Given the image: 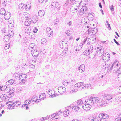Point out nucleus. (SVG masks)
<instances>
[{
  "label": "nucleus",
  "instance_id": "14",
  "mask_svg": "<svg viewBox=\"0 0 121 121\" xmlns=\"http://www.w3.org/2000/svg\"><path fill=\"white\" fill-rule=\"evenodd\" d=\"M93 45H91L90 46L88 47L87 49V50L89 51V53H91V54L94 52V50H95L96 49V48L95 49H94L93 48Z\"/></svg>",
  "mask_w": 121,
  "mask_h": 121
},
{
  "label": "nucleus",
  "instance_id": "23",
  "mask_svg": "<svg viewBox=\"0 0 121 121\" xmlns=\"http://www.w3.org/2000/svg\"><path fill=\"white\" fill-rule=\"evenodd\" d=\"M7 95L5 94H2L0 96V98L2 99V100H5L7 98Z\"/></svg>",
  "mask_w": 121,
  "mask_h": 121
},
{
  "label": "nucleus",
  "instance_id": "45",
  "mask_svg": "<svg viewBox=\"0 0 121 121\" xmlns=\"http://www.w3.org/2000/svg\"><path fill=\"white\" fill-rule=\"evenodd\" d=\"M88 18L87 17H86V18H84V22L83 23L84 24H87L89 22V21H88Z\"/></svg>",
  "mask_w": 121,
  "mask_h": 121
},
{
  "label": "nucleus",
  "instance_id": "27",
  "mask_svg": "<svg viewBox=\"0 0 121 121\" xmlns=\"http://www.w3.org/2000/svg\"><path fill=\"white\" fill-rule=\"evenodd\" d=\"M110 9L112 12V13L113 15L114 16H115V12L114 11V6L113 5H111L110 7Z\"/></svg>",
  "mask_w": 121,
  "mask_h": 121
},
{
  "label": "nucleus",
  "instance_id": "61",
  "mask_svg": "<svg viewBox=\"0 0 121 121\" xmlns=\"http://www.w3.org/2000/svg\"><path fill=\"white\" fill-rule=\"evenodd\" d=\"M77 90L76 89L75 90V89H74V90H72L70 92V94H72L73 92H75L77 91Z\"/></svg>",
  "mask_w": 121,
  "mask_h": 121
},
{
  "label": "nucleus",
  "instance_id": "18",
  "mask_svg": "<svg viewBox=\"0 0 121 121\" xmlns=\"http://www.w3.org/2000/svg\"><path fill=\"white\" fill-rule=\"evenodd\" d=\"M104 98L102 99H100V104L99 103V104H99V105H98V106H100L101 105H102L104 106H105V104H107V103H106V101H104V100H103V99H104Z\"/></svg>",
  "mask_w": 121,
  "mask_h": 121
},
{
  "label": "nucleus",
  "instance_id": "8",
  "mask_svg": "<svg viewBox=\"0 0 121 121\" xmlns=\"http://www.w3.org/2000/svg\"><path fill=\"white\" fill-rule=\"evenodd\" d=\"M72 108L73 110V109L75 111L77 112H78L79 111L80 109L81 108L80 106H78V105H76L73 106V107H72L71 106H70L68 107V109H71V108Z\"/></svg>",
  "mask_w": 121,
  "mask_h": 121
},
{
  "label": "nucleus",
  "instance_id": "36",
  "mask_svg": "<svg viewBox=\"0 0 121 121\" xmlns=\"http://www.w3.org/2000/svg\"><path fill=\"white\" fill-rule=\"evenodd\" d=\"M93 29L92 31V34L93 35H95L96 33L97 32V29H95V28H94Z\"/></svg>",
  "mask_w": 121,
  "mask_h": 121
},
{
  "label": "nucleus",
  "instance_id": "29",
  "mask_svg": "<svg viewBox=\"0 0 121 121\" xmlns=\"http://www.w3.org/2000/svg\"><path fill=\"white\" fill-rule=\"evenodd\" d=\"M87 39V37H84V40L81 43H80L79 45L81 46H82L86 42Z\"/></svg>",
  "mask_w": 121,
  "mask_h": 121
},
{
  "label": "nucleus",
  "instance_id": "19",
  "mask_svg": "<svg viewBox=\"0 0 121 121\" xmlns=\"http://www.w3.org/2000/svg\"><path fill=\"white\" fill-rule=\"evenodd\" d=\"M83 82L77 83L75 85V88H79L83 84Z\"/></svg>",
  "mask_w": 121,
  "mask_h": 121
},
{
  "label": "nucleus",
  "instance_id": "6",
  "mask_svg": "<svg viewBox=\"0 0 121 121\" xmlns=\"http://www.w3.org/2000/svg\"><path fill=\"white\" fill-rule=\"evenodd\" d=\"M66 91V89L65 87L60 86L58 87V91L60 94L64 93Z\"/></svg>",
  "mask_w": 121,
  "mask_h": 121
},
{
  "label": "nucleus",
  "instance_id": "24",
  "mask_svg": "<svg viewBox=\"0 0 121 121\" xmlns=\"http://www.w3.org/2000/svg\"><path fill=\"white\" fill-rule=\"evenodd\" d=\"M46 95L44 93L41 94L39 95V98L41 100H43L46 98Z\"/></svg>",
  "mask_w": 121,
  "mask_h": 121
},
{
  "label": "nucleus",
  "instance_id": "64",
  "mask_svg": "<svg viewBox=\"0 0 121 121\" xmlns=\"http://www.w3.org/2000/svg\"><path fill=\"white\" fill-rule=\"evenodd\" d=\"M97 121H106L105 120H104V119L101 118L100 119H99V120H98Z\"/></svg>",
  "mask_w": 121,
  "mask_h": 121
},
{
  "label": "nucleus",
  "instance_id": "17",
  "mask_svg": "<svg viewBox=\"0 0 121 121\" xmlns=\"http://www.w3.org/2000/svg\"><path fill=\"white\" fill-rule=\"evenodd\" d=\"M14 81L15 80L14 79L10 80L6 82V84L8 85H12L14 83Z\"/></svg>",
  "mask_w": 121,
  "mask_h": 121
},
{
  "label": "nucleus",
  "instance_id": "16",
  "mask_svg": "<svg viewBox=\"0 0 121 121\" xmlns=\"http://www.w3.org/2000/svg\"><path fill=\"white\" fill-rule=\"evenodd\" d=\"M27 77V75L26 74H22L20 75L19 79L22 81L25 79Z\"/></svg>",
  "mask_w": 121,
  "mask_h": 121
},
{
  "label": "nucleus",
  "instance_id": "26",
  "mask_svg": "<svg viewBox=\"0 0 121 121\" xmlns=\"http://www.w3.org/2000/svg\"><path fill=\"white\" fill-rule=\"evenodd\" d=\"M70 110L69 109H66L64 112V115L65 116H68L70 113Z\"/></svg>",
  "mask_w": 121,
  "mask_h": 121
},
{
  "label": "nucleus",
  "instance_id": "53",
  "mask_svg": "<svg viewBox=\"0 0 121 121\" xmlns=\"http://www.w3.org/2000/svg\"><path fill=\"white\" fill-rule=\"evenodd\" d=\"M10 47V46L8 44H6V43L5 46V49H8Z\"/></svg>",
  "mask_w": 121,
  "mask_h": 121
},
{
  "label": "nucleus",
  "instance_id": "47",
  "mask_svg": "<svg viewBox=\"0 0 121 121\" xmlns=\"http://www.w3.org/2000/svg\"><path fill=\"white\" fill-rule=\"evenodd\" d=\"M8 26L9 28H12L13 27L14 25L10 23H9L8 24Z\"/></svg>",
  "mask_w": 121,
  "mask_h": 121
},
{
  "label": "nucleus",
  "instance_id": "28",
  "mask_svg": "<svg viewBox=\"0 0 121 121\" xmlns=\"http://www.w3.org/2000/svg\"><path fill=\"white\" fill-rule=\"evenodd\" d=\"M6 12H5V9L4 8H1L0 9V14L1 15H4Z\"/></svg>",
  "mask_w": 121,
  "mask_h": 121
},
{
  "label": "nucleus",
  "instance_id": "52",
  "mask_svg": "<svg viewBox=\"0 0 121 121\" xmlns=\"http://www.w3.org/2000/svg\"><path fill=\"white\" fill-rule=\"evenodd\" d=\"M23 4L22 3L21 4H19L18 5L19 8V9H20V10H22V6H23Z\"/></svg>",
  "mask_w": 121,
  "mask_h": 121
},
{
  "label": "nucleus",
  "instance_id": "25",
  "mask_svg": "<svg viewBox=\"0 0 121 121\" xmlns=\"http://www.w3.org/2000/svg\"><path fill=\"white\" fill-rule=\"evenodd\" d=\"M83 53L85 56H87L90 55V54L91 55H93V54H91V53H89V51L87 49Z\"/></svg>",
  "mask_w": 121,
  "mask_h": 121
},
{
  "label": "nucleus",
  "instance_id": "5",
  "mask_svg": "<svg viewBox=\"0 0 121 121\" xmlns=\"http://www.w3.org/2000/svg\"><path fill=\"white\" fill-rule=\"evenodd\" d=\"M99 118L101 117L102 118L106 121V119L108 118V116L107 114L105 113H100L99 115Z\"/></svg>",
  "mask_w": 121,
  "mask_h": 121
},
{
  "label": "nucleus",
  "instance_id": "30",
  "mask_svg": "<svg viewBox=\"0 0 121 121\" xmlns=\"http://www.w3.org/2000/svg\"><path fill=\"white\" fill-rule=\"evenodd\" d=\"M21 102L19 101H15V103L14 104H13L14 108H15V106L18 107L20 106L21 105Z\"/></svg>",
  "mask_w": 121,
  "mask_h": 121
},
{
  "label": "nucleus",
  "instance_id": "62",
  "mask_svg": "<svg viewBox=\"0 0 121 121\" xmlns=\"http://www.w3.org/2000/svg\"><path fill=\"white\" fill-rule=\"evenodd\" d=\"M29 67L30 68H35V66L34 65H30L29 66Z\"/></svg>",
  "mask_w": 121,
  "mask_h": 121
},
{
  "label": "nucleus",
  "instance_id": "32",
  "mask_svg": "<svg viewBox=\"0 0 121 121\" xmlns=\"http://www.w3.org/2000/svg\"><path fill=\"white\" fill-rule=\"evenodd\" d=\"M36 47V46L35 45V43H32L30 44L29 45V49H30V48L34 49Z\"/></svg>",
  "mask_w": 121,
  "mask_h": 121
},
{
  "label": "nucleus",
  "instance_id": "54",
  "mask_svg": "<svg viewBox=\"0 0 121 121\" xmlns=\"http://www.w3.org/2000/svg\"><path fill=\"white\" fill-rule=\"evenodd\" d=\"M10 90V88L9 87H7V88H6L5 91H6V92H9V91Z\"/></svg>",
  "mask_w": 121,
  "mask_h": 121
},
{
  "label": "nucleus",
  "instance_id": "48",
  "mask_svg": "<svg viewBox=\"0 0 121 121\" xmlns=\"http://www.w3.org/2000/svg\"><path fill=\"white\" fill-rule=\"evenodd\" d=\"M94 118H92L91 117H89L87 119V121H95V120L94 119Z\"/></svg>",
  "mask_w": 121,
  "mask_h": 121
},
{
  "label": "nucleus",
  "instance_id": "21",
  "mask_svg": "<svg viewBox=\"0 0 121 121\" xmlns=\"http://www.w3.org/2000/svg\"><path fill=\"white\" fill-rule=\"evenodd\" d=\"M77 105L78 106H80L81 108L82 107V105L83 104V103L82 100L79 99L77 101Z\"/></svg>",
  "mask_w": 121,
  "mask_h": 121
},
{
  "label": "nucleus",
  "instance_id": "20",
  "mask_svg": "<svg viewBox=\"0 0 121 121\" xmlns=\"http://www.w3.org/2000/svg\"><path fill=\"white\" fill-rule=\"evenodd\" d=\"M72 5H73L72 4L69 0H66V2L65 4V5L69 7Z\"/></svg>",
  "mask_w": 121,
  "mask_h": 121
},
{
  "label": "nucleus",
  "instance_id": "42",
  "mask_svg": "<svg viewBox=\"0 0 121 121\" xmlns=\"http://www.w3.org/2000/svg\"><path fill=\"white\" fill-rule=\"evenodd\" d=\"M85 86L86 89L87 88H91V84H84V86Z\"/></svg>",
  "mask_w": 121,
  "mask_h": 121
},
{
  "label": "nucleus",
  "instance_id": "40",
  "mask_svg": "<svg viewBox=\"0 0 121 121\" xmlns=\"http://www.w3.org/2000/svg\"><path fill=\"white\" fill-rule=\"evenodd\" d=\"M92 29H93L91 28H89L87 30V33L89 35L90 33L92 34L91 33H92Z\"/></svg>",
  "mask_w": 121,
  "mask_h": 121
},
{
  "label": "nucleus",
  "instance_id": "12",
  "mask_svg": "<svg viewBox=\"0 0 121 121\" xmlns=\"http://www.w3.org/2000/svg\"><path fill=\"white\" fill-rule=\"evenodd\" d=\"M11 36V34H9L5 35L4 37L3 40L4 41L7 42L9 41L10 38V37Z\"/></svg>",
  "mask_w": 121,
  "mask_h": 121
},
{
  "label": "nucleus",
  "instance_id": "60",
  "mask_svg": "<svg viewBox=\"0 0 121 121\" xmlns=\"http://www.w3.org/2000/svg\"><path fill=\"white\" fill-rule=\"evenodd\" d=\"M113 40L117 44V45H120L119 43L116 41L115 39H114Z\"/></svg>",
  "mask_w": 121,
  "mask_h": 121
},
{
  "label": "nucleus",
  "instance_id": "63",
  "mask_svg": "<svg viewBox=\"0 0 121 121\" xmlns=\"http://www.w3.org/2000/svg\"><path fill=\"white\" fill-rule=\"evenodd\" d=\"M115 120V121H121V117L117 118Z\"/></svg>",
  "mask_w": 121,
  "mask_h": 121
},
{
  "label": "nucleus",
  "instance_id": "10",
  "mask_svg": "<svg viewBox=\"0 0 121 121\" xmlns=\"http://www.w3.org/2000/svg\"><path fill=\"white\" fill-rule=\"evenodd\" d=\"M85 65H84L82 64L79 67H78V69L80 72L82 73L85 70Z\"/></svg>",
  "mask_w": 121,
  "mask_h": 121
},
{
  "label": "nucleus",
  "instance_id": "7",
  "mask_svg": "<svg viewBox=\"0 0 121 121\" xmlns=\"http://www.w3.org/2000/svg\"><path fill=\"white\" fill-rule=\"evenodd\" d=\"M103 48V47H101L100 48L97 47L96 52L95 53V54H102L103 52V51H104L103 49H102Z\"/></svg>",
  "mask_w": 121,
  "mask_h": 121
},
{
  "label": "nucleus",
  "instance_id": "58",
  "mask_svg": "<svg viewBox=\"0 0 121 121\" xmlns=\"http://www.w3.org/2000/svg\"><path fill=\"white\" fill-rule=\"evenodd\" d=\"M40 100H41L40 99H38L36 100H34V101H35V103H38L40 101Z\"/></svg>",
  "mask_w": 121,
  "mask_h": 121
},
{
  "label": "nucleus",
  "instance_id": "44",
  "mask_svg": "<svg viewBox=\"0 0 121 121\" xmlns=\"http://www.w3.org/2000/svg\"><path fill=\"white\" fill-rule=\"evenodd\" d=\"M13 88H10V90L9 91V93L10 95H11L13 94L14 92V90H13Z\"/></svg>",
  "mask_w": 121,
  "mask_h": 121
},
{
  "label": "nucleus",
  "instance_id": "56",
  "mask_svg": "<svg viewBox=\"0 0 121 121\" xmlns=\"http://www.w3.org/2000/svg\"><path fill=\"white\" fill-rule=\"evenodd\" d=\"M117 71H118L119 72V73L121 74V67L120 68H118V67L117 68ZM116 71V70H115Z\"/></svg>",
  "mask_w": 121,
  "mask_h": 121
},
{
  "label": "nucleus",
  "instance_id": "13",
  "mask_svg": "<svg viewBox=\"0 0 121 121\" xmlns=\"http://www.w3.org/2000/svg\"><path fill=\"white\" fill-rule=\"evenodd\" d=\"M102 97L104 98V99H107L108 100H110L112 98V96H110L109 95L106 94L105 95H102Z\"/></svg>",
  "mask_w": 121,
  "mask_h": 121
},
{
  "label": "nucleus",
  "instance_id": "51",
  "mask_svg": "<svg viewBox=\"0 0 121 121\" xmlns=\"http://www.w3.org/2000/svg\"><path fill=\"white\" fill-rule=\"evenodd\" d=\"M7 86H1V91H5V89L7 88Z\"/></svg>",
  "mask_w": 121,
  "mask_h": 121
},
{
  "label": "nucleus",
  "instance_id": "15",
  "mask_svg": "<svg viewBox=\"0 0 121 121\" xmlns=\"http://www.w3.org/2000/svg\"><path fill=\"white\" fill-rule=\"evenodd\" d=\"M45 12L43 10H39L38 13V15L40 16H42L44 15Z\"/></svg>",
  "mask_w": 121,
  "mask_h": 121
},
{
  "label": "nucleus",
  "instance_id": "9",
  "mask_svg": "<svg viewBox=\"0 0 121 121\" xmlns=\"http://www.w3.org/2000/svg\"><path fill=\"white\" fill-rule=\"evenodd\" d=\"M11 16L10 13L9 12H6L4 14V17L6 20H8Z\"/></svg>",
  "mask_w": 121,
  "mask_h": 121
},
{
  "label": "nucleus",
  "instance_id": "33",
  "mask_svg": "<svg viewBox=\"0 0 121 121\" xmlns=\"http://www.w3.org/2000/svg\"><path fill=\"white\" fill-rule=\"evenodd\" d=\"M7 104L9 105V108H12L13 109H15L14 105H12L11 104L10 102H8L7 103Z\"/></svg>",
  "mask_w": 121,
  "mask_h": 121
},
{
  "label": "nucleus",
  "instance_id": "57",
  "mask_svg": "<svg viewBox=\"0 0 121 121\" xmlns=\"http://www.w3.org/2000/svg\"><path fill=\"white\" fill-rule=\"evenodd\" d=\"M37 31V29L36 27H35L33 30V32L35 33H36Z\"/></svg>",
  "mask_w": 121,
  "mask_h": 121
},
{
  "label": "nucleus",
  "instance_id": "4",
  "mask_svg": "<svg viewBox=\"0 0 121 121\" xmlns=\"http://www.w3.org/2000/svg\"><path fill=\"white\" fill-rule=\"evenodd\" d=\"M25 22V24L26 26H29L32 21L31 18L29 17H26Z\"/></svg>",
  "mask_w": 121,
  "mask_h": 121
},
{
  "label": "nucleus",
  "instance_id": "1",
  "mask_svg": "<svg viewBox=\"0 0 121 121\" xmlns=\"http://www.w3.org/2000/svg\"><path fill=\"white\" fill-rule=\"evenodd\" d=\"M100 99L97 97H91L89 99H86L87 103L91 104H94L97 106L99 105V103L100 104Z\"/></svg>",
  "mask_w": 121,
  "mask_h": 121
},
{
  "label": "nucleus",
  "instance_id": "11",
  "mask_svg": "<svg viewBox=\"0 0 121 121\" xmlns=\"http://www.w3.org/2000/svg\"><path fill=\"white\" fill-rule=\"evenodd\" d=\"M28 26L25 25V26L24 27V29H23L24 30V31L25 33H29L30 31V29Z\"/></svg>",
  "mask_w": 121,
  "mask_h": 121
},
{
  "label": "nucleus",
  "instance_id": "2",
  "mask_svg": "<svg viewBox=\"0 0 121 121\" xmlns=\"http://www.w3.org/2000/svg\"><path fill=\"white\" fill-rule=\"evenodd\" d=\"M61 6L59 4L58 2H54L52 3L51 5L49 6V8L51 10L53 11L55 10V9L57 8V11L60 9Z\"/></svg>",
  "mask_w": 121,
  "mask_h": 121
},
{
  "label": "nucleus",
  "instance_id": "50",
  "mask_svg": "<svg viewBox=\"0 0 121 121\" xmlns=\"http://www.w3.org/2000/svg\"><path fill=\"white\" fill-rule=\"evenodd\" d=\"M63 83L65 85L67 86V85H69V82L67 80H65L64 81Z\"/></svg>",
  "mask_w": 121,
  "mask_h": 121
},
{
  "label": "nucleus",
  "instance_id": "34",
  "mask_svg": "<svg viewBox=\"0 0 121 121\" xmlns=\"http://www.w3.org/2000/svg\"><path fill=\"white\" fill-rule=\"evenodd\" d=\"M32 21L34 23H35L38 21V19L37 18H32L31 19Z\"/></svg>",
  "mask_w": 121,
  "mask_h": 121
},
{
  "label": "nucleus",
  "instance_id": "35",
  "mask_svg": "<svg viewBox=\"0 0 121 121\" xmlns=\"http://www.w3.org/2000/svg\"><path fill=\"white\" fill-rule=\"evenodd\" d=\"M53 34V32L52 30L50 29V30L48 32L47 35L48 36L50 37Z\"/></svg>",
  "mask_w": 121,
  "mask_h": 121
},
{
  "label": "nucleus",
  "instance_id": "31",
  "mask_svg": "<svg viewBox=\"0 0 121 121\" xmlns=\"http://www.w3.org/2000/svg\"><path fill=\"white\" fill-rule=\"evenodd\" d=\"M115 65L114 64H112V65L111 66V67H110V66L109 65L108 67V70H109V71H110L111 70H112L114 71V69H113V67H114V66Z\"/></svg>",
  "mask_w": 121,
  "mask_h": 121
},
{
  "label": "nucleus",
  "instance_id": "38",
  "mask_svg": "<svg viewBox=\"0 0 121 121\" xmlns=\"http://www.w3.org/2000/svg\"><path fill=\"white\" fill-rule=\"evenodd\" d=\"M77 2V4H75L76 6L74 8V9L76 10V12L77 11V9H78L79 5V3L78 2Z\"/></svg>",
  "mask_w": 121,
  "mask_h": 121
},
{
  "label": "nucleus",
  "instance_id": "59",
  "mask_svg": "<svg viewBox=\"0 0 121 121\" xmlns=\"http://www.w3.org/2000/svg\"><path fill=\"white\" fill-rule=\"evenodd\" d=\"M58 95L56 94H55L54 93L53 95L52 94L51 95L52 97H54Z\"/></svg>",
  "mask_w": 121,
  "mask_h": 121
},
{
  "label": "nucleus",
  "instance_id": "22",
  "mask_svg": "<svg viewBox=\"0 0 121 121\" xmlns=\"http://www.w3.org/2000/svg\"><path fill=\"white\" fill-rule=\"evenodd\" d=\"M23 6H22V10L23 9H25L26 10H29V9H30V5L27 8L26 7H27V4H23Z\"/></svg>",
  "mask_w": 121,
  "mask_h": 121
},
{
  "label": "nucleus",
  "instance_id": "39",
  "mask_svg": "<svg viewBox=\"0 0 121 121\" xmlns=\"http://www.w3.org/2000/svg\"><path fill=\"white\" fill-rule=\"evenodd\" d=\"M61 112L60 111H59L58 112V113H54V114H52V118H53L56 116H58V114H60Z\"/></svg>",
  "mask_w": 121,
  "mask_h": 121
},
{
  "label": "nucleus",
  "instance_id": "43",
  "mask_svg": "<svg viewBox=\"0 0 121 121\" xmlns=\"http://www.w3.org/2000/svg\"><path fill=\"white\" fill-rule=\"evenodd\" d=\"M28 67V66H26V64H25L22 67V69L23 70H25L27 69Z\"/></svg>",
  "mask_w": 121,
  "mask_h": 121
},
{
  "label": "nucleus",
  "instance_id": "37",
  "mask_svg": "<svg viewBox=\"0 0 121 121\" xmlns=\"http://www.w3.org/2000/svg\"><path fill=\"white\" fill-rule=\"evenodd\" d=\"M87 10V9H84V7H83L80 9L78 12L79 13H80L81 12H82V13L85 12L86 11V10Z\"/></svg>",
  "mask_w": 121,
  "mask_h": 121
},
{
  "label": "nucleus",
  "instance_id": "46",
  "mask_svg": "<svg viewBox=\"0 0 121 121\" xmlns=\"http://www.w3.org/2000/svg\"><path fill=\"white\" fill-rule=\"evenodd\" d=\"M20 74L19 73H16L15 74V78H19V79L20 78Z\"/></svg>",
  "mask_w": 121,
  "mask_h": 121
},
{
  "label": "nucleus",
  "instance_id": "49",
  "mask_svg": "<svg viewBox=\"0 0 121 121\" xmlns=\"http://www.w3.org/2000/svg\"><path fill=\"white\" fill-rule=\"evenodd\" d=\"M74 83V81L72 80H71L69 82V85L72 86Z\"/></svg>",
  "mask_w": 121,
  "mask_h": 121
},
{
  "label": "nucleus",
  "instance_id": "55",
  "mask_svg": "<svg viewBox=\"0 0 121 121\" xmlns=\"http://www.w3.org/2000/svg\"><path fill=\"white\" fill-rule=\"evenodd\" d=\"M70 2H71L72 4H74V3L75 4H76V0H69Z\"/></svg>",
  "mask_w": 121,
  "mask_h": 121
},
{
  "label": "nucleus",
  "instance_id": "41",
  "mask_svg": "<svg viewBox=\"0 0 121 121\" xmlns=\"http://www.w3.org/2000/svg\"><path fill=\"white\" fill-rule=\"evenodd\" d=\"M46 39H41V43L43 44V45H46Z\"/></svg>",
  "mask_w": 121,
  "mask_h": 121
},
{
  "label": "nucleus",
  "instance_id": "3",
  "mask_svg": "<svg viewBox=\"0 0 121 121\" xmlns=\"http://www.w3.org/2000/svg\"><path fill=\"white\" fill-rule=\"evenodd\" d=\"M87 102L86 101V100L85 103L86 104L82 105V107L84 110H90L91 107V104L87 103Z\"/></svg>",
  "mask_w": 121,
  "mask_h": 121
}]
</instances>
